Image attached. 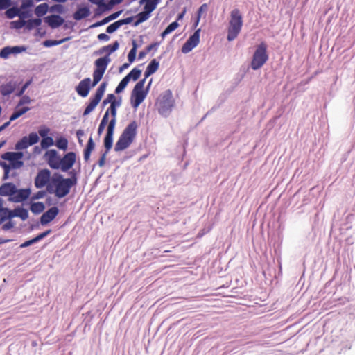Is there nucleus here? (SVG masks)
Instances as JSON below:
<instances>
[{
    "mask_svg": "<svg viewBox=\"0 0 355 355\" xmlns=\"http://www.w3.org/2000/svg\"><path fill=\"white\" fill-rule=\"evenodd\" d=\"M74 187L63 175L60 173H54L51 176V181L47 186L49 193L61 199L69 194L71 188Z\"/></svg>",
    "mask_w": 355,
    "mask_h": 355,
    "instance_id": "f257e3e1",
    "label": "nucleus"
},
{
    "mask_svg": "<svg viewBox=\"0 0 355 355\" xmlns=\"http://www.w3.org/2000/svg\"><path fill=\"white\" fill-rule=\"evenodd\" d=\"M155 106L161 116L168 117L175 106V100L172 92L170 89H167L161 94L156 102Z\"/></svg>",
    "mask_w": 355,
    "mask_h": 355,
    "instance_id": "f03ea898",
    "label": "nucleus"
},
{
    "mask_svg": "<svg viewBox=\"0 0 355 355\" xmlns=\"http://www.w3.org/2000/svg\"><path fill=\"white\" fill-rule=\"evenodd\" d=\"M243 26V17L238 8L233 9L230 13V19L227 29V40L229 42L235 40Z\"/></svg>",
    "mask_w": 355,
    "mask_h": 355,
    "instance_id": "7ed1b4c3",
    "label": "nucleus"
},
{
    "mask_svg": "<svg viewBox=\"0 0 355 355\" xmlns=\"http://www.w3.org/2000/svg\"><path fill=\"white\" fill-rule=\"evenodd\" d=\"M268 60L267 44L261 42L257 47L251 61L250 67L253 70L259 69Z\"/></svg>",
    "mask_w": 355,
    "mask_h": 355,
    "instance_id": "20e7f679",
    "label": "nucleus"
},
{
    "mask_svg": "<svg viewBox=\"0 0 355 355\" xmlns=\"http://www.w3.org/2000/svg\"><path fill=\"white\" fill-rule=\"evenodd\" d=\"M111 59L107 56H103L94 61V70L92 86H96L102 79Z\"/></svg>",
    "mask_w": 355,
    "mask_h": 355,
    "instance_id": "39448f33",
    "label": "nucleus"
},
{
    "mask_svg": "<svg viewBox=\"0 0 355 355\" xmlns=\"http://www.w3.org/2000/svg\"><path fill=\"white\" fill-rule=\"evenodd\" d=\"M144 80H140L136 83L131 92L130 103L134 109L139 106L148 94V89H144Z\"/></svg>",
    "mask_w": 355,
    "mask_h": 355,
    "instance_id": "423d86ee",
    "label": "nucleus"
},
{
    "mask_svg": "<svg viewBox=\"0 0 355 355\" xmlns=\"http://www.w3.org/2000/svg\"><path fill=\"white\" fill-rule=\"evenodd\" d=\"M107 86V83L106 81L102 82L98 87L97 88L94 95L93 97H91L89 98V103L86 106L83 116H85L88 114H89L98 105V104L100 103L102 97L103 96L106 87Z\"/></svg>",
    "mask_w": 355,
    "mask_h": 355,
    "instance_id": "0eeeda50",
    "label": "nucleus"
},
{
    "mask_svg": "<svg viewBox=\"0 0 355 355\" xmlns=\"http://www.w3.org/2000/svg\"><path fill=\"white\" fill-rule=\"evenodd\" d=\"M39 140V136L36 132H31L28 136L23 137L15 144V149L17 150L26 149L28 147L37 144Z\"/></svg>",
    "mask_w": 355,
    "mask_h": 355,
    "instance_id": "6e6552de",
    "label": "nucleus"
},
{
    "mask_svg": "<svg viewBox=\"0 0 355 355\" xmlns=\"http://www.w3.org/2000/svg\"><path fill=\"white\" fill-rule=\"evenodd\" d=\"M51 171L47 168L41 169L38 171L34 180V184L37 189H42L46 187L51 181Z\"/></svg>",
    "mask_w": 355,
    "mask_h": 355,
    "instance_id": "1a4fd4ad",
    "label": "nucleus"
},
{
    "mask_svg": "<svg viewBox=\"0 0 355 355\" xmlns=\"http://www.w3.org/2000/svg\"><path fill=\"white\" fill-rule=\"evenodd\" d=\"M200 28H198L195 32L188 38L186 42L182 46V53H188L191 51L200 42Z\"/></svg>",
    "mask_w": 355,
    "mask_h": 355,
    "instance_id": "9d476101",
    "label": "nucleus"
},
{
    "mask_svg": "<svg viewBox=\"0 0 355 355\" xmlns=\"http://www.w3.org/2000/svg\"><path fill=\"white\" fill-rule=\"evenodd\" d=\"M76 161V154L74 152L67 153L60 160V170L68 172L72 168Z\"/></svg>",
    "mask_w": 355,
    "mask_h": 355,
    "instance_id": "9b49d317",
    "label": "nucleus"
},
{
    "mask_svg": "<svg viewBox=\"0 0 355 355\" xmlns=\"http://www.w3.org/2000/svg\"><path fill=\"white\" fill-rule=\"evenodd\" d=\"M45 157L51 168L58 170L60 168L61 157L58 155V152L55 149H51L46 152Z\"/></svg>",
    "mask_w": 355,
    "mask_h": 355,
    "instance_id": "f8f14e48",
    "label": "nucleus"
},
{
    "mask_svg": "<svg viewBox=\"0 0 355 355\" xmlns=\"http://www.w3.org/2000/svg\"><path fill=\"white\" fill-rule=\"evenodd\" d=\"M59 209L56 206H53L46 211L43 213L40 218V223L42 225H46L53 220L59 214Z\"/></svg>",
    "mask_w": 355,
    "mask_h": 355,
    "instance_id": "ddd939ff",
    "label": "nucleus"
},
{
    "mask_svg": "<svg viewBox=\"0 0 355 355\" xmlns=\"http://www.w3.org/2000/svg\"><path fill=\"white\" fill-rule=\"evenodd\" d=\"M94 87L92 86L90 78H85L76 87V91L80 96L85 98L88 96L91 88Z\"/></svg>",
    "mask_w": 355,
    "mask_h": 355,
    "instance_id": "4468645a",
    "label": "nucleus"
},
{
    "mask_svg": "<svg viewBox=\"0 0 355 355\" xmlns=\"http://www.w3.org/2000/svg\"><path fill=\"white\" fill-rule=\"evenodd\" d=\"M31 193L30 188L17 189L16 193L12 197L8 198V201L12 202H22L26 200Z\"/></svg>",
    "mask_w": 355,
    "mask_h": 355,
    "instance_id": "2eb2a0df",
    "label": "nucleus"
},
{
    "mask_svg": "<svg viewBox=\"0 0 355 355\" xmlns=\"http://www.w3.org/2000/svg\"><path fill=\"white\" fill-rule=\"evenodd\" d=\"M44 21L51 28L55 29L62 26L64 19L60 15H51L44 18Z\"/></svg>",
    "mask_w": 355,
    "mask_h": 355,
    "instance_id": "dca6fc26",
    "label": "nucleus"
},
{
    "mask_svg": "<svg viewBox=\"0 0 355 355\" xmlns=\"http://www.w3.org/2000/svg\"><path fill=\"white\" fill-rule=\"evenodd\" d=\"M137 122L136 121H132L125 128L122 134L130 139L132 141H134L137 134Z\"/></svg>",
    "mask_w": 355,
    "mask_h": 355,
    "instance_id": "f3484780",
    "label": "nucleus"
},
{
    "mask_svg": "<svg viewBox=\"0 0 355 355\" xmlns=\"http://www.w3.org/2000/svg\"><path fill=\"white\" fill-rule=\"evenodd\" d=\"M17 187L12 182L3 183L0 187V196L12 197L16 193Z\"/></svg>",
    "mask_w": 355,
    "mask_h": 355,
    "instance_id": "a211bd4d",
    "label": "nucleus"
},
{
    "mask_svg": "<svg viewBox=\"0 0 355 355\" xmlns=\"http://www.w3.org/2000/svg\"><path fill=\"white\" fill-rule=\"evenodd\" d=\"M17 86V83L14 80H10L6 83L0 85V94L3 96H9L15 90Z\"/></svg>",
    "mask_w": 355,
    "mask_h": 355,
    "instance_id": "6ab92c4d",
    "label": "nucleus"
},
{
    "mask_svg": "<svg viewBox=\"0 0 355 355\" xmlns=\"http://www.w3.org/2000/svg\"><path fill=\"white\" fill-rule=\"evenodd\" d=\"M132 142L133 141L121 133L115 144L114 150L116 152L124 150L128 148Z\"/></svg>",
    "mask_w": 355,
    "mask_h": 355,
    "instance_id": "aec40b11",
    "label": "nucleus"
},
{
    "mask_svg": "<svg viewBox=\"0 0 355 355\" xmlns=\"http://www.w3.org/2000/svg\"><path fill=\"white\" fill-rule=\"evenodd\" d=\"M90 13L88 6H78L76 11L73 14V17L76 21H80L89 17Z\"/></svg>",
    "mask_w": 355,
    "mask_h": 355,
    "instance_id": "412c9836",
    "label": "nucleus"
},
{
    "mask_svg": "<svg viewBox=\"0 0 355 355\" xmlns=\"http://www.w3.org/2000/svg\"><path fill=\"white\" fill-rule=\"evenodd\" d=\"M152 12V10L146 9V8L144 7V10L142 12H140L135 16L137 19L135 21H134L132 26L136 27L142 22L146 21L150 17V14Z\"/></svg>",
    "mask_w": 355,
    "mask_h": 355,
    "instance_id": "4be33fe9",
    "label": "nucleus"
},
{
    "mask_svg": "<svg viewBox=\"0 0 355 355\" xmlns=\"http://www.w3.org/2000/svg\"><path fill=\"white\" fill-rule=\"evenodd\" d=\"M96 5L98 6V8L95 10L94 12L95 17L102 15L105 12L111 10L114 7L112 4H110V1H108L107 3H105V1H103L102 3H99Z\"/></svg>",
    "mask_w": 355,
    "mask_h": 355,
    "instance_id": "5701e85b",
    "label": "nucleus"
},
{
    "mask_svg": "<svg viewBox=\"0 0 355 355\" xmlns=\"http://www.w3.org/2000/svg\"><path fill=\"white\" fill-rule=\"evenodd\" d=\"M95 148V143L92 137L87 141L85 148L83 150L84 160L87 162L90 158L91 153Z\"/></svg>",
    "mask_w": 355,
    "mask_h": 355,
    "instance_id": "b1692460",
    "label": "nucleus"
},
{
    "mask_svg": "<svg viewBox=\"0 0 355 355\" xmlns=\"http://www.w3.org/2000/svg\"><path fill=\"white\" fill-rule=\"evenodd\" d=\"M6 153L1 155V159L8 161L11 166L12 169H18L24 166V162L22 160L17 159L13 157L11 158L5 157Z\"/></svg>",
    "mask_w": 355,
    "mask_h": 355,
    "instance_id": "393cba45",
    "label": "nucleus"
},
{
    "mask_svg": "<svg viewBox=\"0 0 355 355\" xmlns=\"http://www.w3.org/2000/svg\"><path fill=\"white\" fill-rule=\"evenodd\" d=\"M30 110H31V108L29 107H23L20 109H18V107H16L13 113L10 115V119L8 121H10V123L11 121H13L17 119L18 118H19L21 116H22L23 114L26 113Z\"/></svg>",
    "mask_w": 355,
    "mask_h": 355,
    "instance_id": "a878e982",
    "label": "nucleus"
},
{
    "mask_svg": "<svg viewBox=\"0 0 355 355\" xmlns=\"http://www.w3.org/2000/svg\"><path fill=\"white\" fill-rule=\"evenodd\" d=\"M114 134L111 132H107L103 139V145L105 148V153H108L113 146Z\"/></svg>",
    "mask_w": 355,
    "mask_h": 355,
    "instance_id": "bb28decb",
    "label": "nucleus"
},
{
    "mask_svg": "<svg viewBox=\"0 0 355 355\" xmlns=\"http://www.w3.org/2000/svg\"><path fill=\"white\" fill-rule=\"evenodd\" d=\"M49 11V5L46 3H43L38 5L35 9V14L38 18L44 16L47 12Z\"/></svg>",
    "mask_w": 355,
    "mask_h": 355,
    "instance_id": "cd10ccee",
    "label": "nucleus"
},
{
    "mask_svg": "<svg viewBox=\"0 0 355 355\" xmlns=\"http://www.w3.org/2000/svg\"><path fill=\"white\" fill-rule=\"evenodd\" d=\"M160 1L161 0H140L139 4H144V7L146 8V9L154 11Z\"/></svg>",
    "mask_w": 355,
    "mask_h": 355,
    "instance_id": "c85d7f7f",
    "label": "nucleus"
},
{
    "mask_svg": "<svg viewBox=\"0 0 355 355\" xmlns=\"http://www.w3.org/2000/svg\"><path fill=\"white\" fill-rule=\"evenodd\" d=\"M45 209V205L42 202H32L30 210L35 214H39Z\"/></svg>",
    "mask_w": 355,
    "mask_h": 355,
    "instance_id": "c756f323",
    "label": "nucleus"
},
{
    "mask_svg": "<svg viewBox=\"0 0 355 355\" xmlns=\"http://www.w3.org/2000/svg\"><path fill=\"white\" fill-rule=\"evenodd\" d=\"M141 74V70L137 67H135L125 76V78L128 80V82H130V80L136 81L139 79Z\"/></svg>",
    "mask_w": 355,
    "mask_h": 355,
    "instance_id": "7c9ffc66",
    "label": "nucleus"
},
{
    "mask_svg": "<svg viewBox=\"0 0 355 355\" xmlns=\"http://www.w3.org/2000/svg\"><path fill=\"white\" fill-rule=\"evenodd\" d=\"M70 40V37H64L59 40H46L43 42V45L45 47L49 48L54 46L60 45L61 44H63L64 42L68 41Z\"/></svg>",
    "mask_w": 355,
    "mask_h": 355,
    "instance_id": "2f4dec72",
    "label": "nucleus"
},
{
    "mask_svg": "<svg viewBox=\"0 0 355 355\" xmlns=\"http://www.w3.org/2000/svg\"><path fill=\"white\" fill-rule=\"evenodd\" d=\"M42 24V19L40 18L31 19L26 21L25 27L28 31L32 30L35 27H38Z\"/></svg>",
    "mask_w": 355,
    "mask_h": 355,
    "instance_id": "473e14b6",
    "label": "nucleus"
},
{
    "mask_svg": "<svg viewBox=\"0 0 355 355\" xmlns=\"http://www.w3.org/2000/svg\"><path fill=\"white\" fill-rule=\"evenodd\" d=\"M5 15L8 19H13L15 17H18L19 15V8L17 6H12L11 8H8L6 9Z\"/></svg>",
    "mask_w": 355,
    "mask_h": 355,
    "instance_id": "72a5a7b5",
    "label": "nucleus"
},
{
    "mask_svg": "<svg viewBox=\"0 0 355 355\" xmlns=\"http://www.w3.org/2000/svg\"><path fill=\"white\" fill-rule=\"evenodd\" d=\"M16 217H19L22 220H26L28 218V211L22 207H16Z\"/></svg>",
    "mask_w": 355,
    "mask_h": 355,
    "instance_id": "f704fd0d",
    "label": "nucleus"
},
{
    "mask_svg": "<svg viewBox=\"0 0 355 355\" xmlns=\"http://www.w3.org/2000/svg\"><path fill=\"white\" fill-rule=\"evenodd\" d=\"M16 207L12 210L8 207H3L1 213L4 214L7 220H11L13 218L16 217Z\"/></svg>",
    "mask_w": 355,
    "mask_h": 355,
    "instance_id": "c9c22d12",
    "label": "nucleus"
},
{
    "mask_svg": "<svg viewBox=\"0 0 355 355\" xmlns=\"http://www.w3.org/2000/svg\"><path fill=\"white\" fill-rule=\"evenodd\" d=\"M106 53L105 56H107L110 58V55L112 53V51L110 50V46L108 44L107 46H103L97 51H95L93 53L94 55H101L103 53Z\"/></svg>",
    "mask_w": 355,
    "mask_h": 355,
    "instance_id": "e433bc0d",
    "label": "nucleus"
},
{
    "mask_svg": "<svg viewBox=\"0 0 355 355\" xmlns=\"http://www.w3.org/2000/svg\"><path fill=\"white\" fill-rule=\"evenodd\" d=\"M108 119H109L108 113H105L103 116V119L101 121L98 128V136L101 135V134L103 133L106 125L108 123Z\"/></svg>",
    "mask_w": 355,
    "mask_h": 355,
    "instance_id": "4c0bfd02",
    "label": "nucleus"
},
{
    "mask_svg": "<svg viewBox=\"0 0 355 355\" xmlns=\"http://www.w3.org/2000/svg\"><path fill=\"white\" fill-rule=\"evenodd\" d=\"M55 145L59 149L65 150L68 146V140L65 137H60L56 140Z\"/></svg>",
    "mask_w": 355,
    "mask_h": 355,
    "instance_id": "58836bf2",
    "label": "nucleus"
},
{
    "mask_svg": "<svg viewBox=\"0 0 355 355\" xmlns=\"http://www.w3.org/2000/svg\"><path fill=\"white\" fill-rule=\"evenodd\" d=\"M69 178H66L70 181L72 185L76 186L78 183V172L75 169L71 168L69 171Z\"/></svg>",
    "mask_w": 355,
    "mask_h": 355,
    "instance_id": "ea45409f",
    "label": "nucleus"
},
{
    "mask_svg": "<svg viewBox=\"0 0 355 355\" xmlns=\"http://www.w3.org/2000/svg\"><path fill=\"white\" fill-rule=\"evenodd\" d=\"M54 144L53 139L51 137H44L42 139L40 145L42 148L46 149Z\"/></svg>",
    "mask_w": 355,
    "mask_h": 355,
    "instance_id": "a19ab883",
    "label": "nucleus"
},
{
    "mask_svg": "<svg viewBox=\"0 0 355 355\" xmlns=\"http://www.w3.org/2000/svg\"><path fill=\"white\" fill-rule=\"evenodd\" d=\"M49 12L64 14L65 12V10L64 6L58 3L49 7Z\"/></svg>",
    "mask_w": 355,
    "mask_h": 355,
    "instance_id": "79ce46f5",
    "label": "nucleus"
},
{
    "mask_svg": "<svg viewBox=\"0 0 355 355\" xmlns=\"http://www.w3.org/2000/svg\"><path fill=\"white\" fill-rule=\"evenodd\" d=\"M159 61L157 59H153L147 66V69L153 73H155L159 69Z\"/></svg>",
    "mask_w": 355,
    "mask_h": 355,
    "instance_id": "37998d69",
    "label": "nucleus"
},
{
    "mask_svg": "<svg viewBox=\"0 0 355 355\" xmlns=\"http://www.w3.org/2000/svg\"><path fill=\"white\" fill-rule=\"evenodd\" d=\"M128 83V80L124 77L116 87L114 92L117 94L122 92L127 87Z\"/></svg>",
    "mask_w": 355,
    "mask_h": 355,
    "instance_id": "c03bdc74",
    "label": "nucleus"
},
{
    "mask_svg": "<svg viewBox=\"0 0 355 355\" xmlns=\"http://www.w3.org/2000/svg\"><path fill=\"white\" fill-rule=\"evenodd\" d=\"M33 82V78H30L21 86V87L17 92L16 96H21L24 95L26 89L31 85V84Z\"/></svg>",
    "mask_w": 355,
    "mask_h": 355,
    "instance_id": "a18cd8bd",
    "label": "nucleus"
},
{
    "mask_svg": "<svg viewBox=\"0 0 355 355\" xmlns=\"http://www.w3.org/2000/svg\"><path fill=\"white\" fill-rule=\"evenodd\" d=\"M120 27H121V26H120L119 21H114V23L110 24L106 28V33L107 34H112V33H114L115 31H116Z\"/></svg>",
    "mask_w": 355,
    "mask_h": 355,
    "instance_id": "49530a36",
    "label": "nucleus"
},
{
    "mask_svg": "<svg viewBox=\"0 0 355 355\" xmlns=\"http://www.w3.org/2000/svg\"><path fill=\"white\" fill-rule=\"evenodd\" d=\"M5 157L11 158V157H15L17 159L22 160L24 157V153L21 151L17 152H6Z\"/></svg>",
    "mask_w": 355,
    "mask_h": 355,
    "instance_id": "de8ad7c7",
    "label": "nucleus"
},
{
    "mask_svg": "<svg viewBox=\"0 0 355 355\" xmlns=\"http://www.w3.org/2000/svg\"><path fill=\"white\" fill-rule=\"evenodd\" d=\"M25 24L26 21L19 19V20L12 21L10 23V27L15 29H21V28L25 26Z\"/></svg>",
    "mask_w": 355,
    "mask_h": 355,
    "instance_id": "09e8293b",
    "label": "nucleus"
},
{
    "mask_svg": "<svg viewBox=\"0 0 355 355\" xmlns=\"http://www.w3.org/2000/svg\"><path fill=\"white\" fill-rule=\"evenodd\" d=\"M51 232H52L51 230L49 229V230H47L39 234L35 237L33 238L34 243H36L40 241L41 240H42L45 237H46L48 235H49L51 233Z\"/></svg>",
    "mask_w": 355,
    "mask_h": 355,
    "instance_id": "8fccbe9b",
    "label": "nucleus"
},
{
    "mask_svg": "<svg viewBox=\"0 0 355 355\" xmlns=\"http://www.w3.org/2000/svg\"><path fill=\"white\" fill-rule=\"evenodd\" d=\"M12 54L10 46H5L0 51V58L6 59Z\"/></svg>",
    "mask_w": 355,
    "mask_h": 355,
    "instance_id": "3c124183",
    "label": "nucleus"
},
{
    "mask_svg": "<svg viewBox=\"0 0 355 355\" xmlns=\"http://www.w3.org/2000/svg\"><path fill=\"white\" fill-rule=\"evenodd\" d=\"M107 123L108 125L106 132L114 134V129L116 123V118H112L111 120Z\"/></svg>",
    "mask_w": 355,
    "mask_h": 355,
    "instance_id": "603ef678",
    "label": "nucleus"
},
{
    "mask_svg": "<svg viewBox=\"0 0 355 355\" xmlns=\"http://www.w3.org/2000/svg\"><path fill=\"white\" fill-rule=\"evenodd\" d=\"M21 97V99L19 101L17 105V107H19L26 104H29L31 101L30 96L27 95H22Z\"/></svg>",
    "mask_w": 355,
    "mask_h": 355,
    "instance_id": "864d4df0",
    "label": "nucleus"
},
{
    "mask_svg": "<svg viewBox=\"0 0 355 355\" xmlns=\"http://www.w3.org/2000/svg\"><path fill=\"white\" fill-rule=\"evenodd\" d=\"M12 54H19L24 51H26V47L25 46H10Z\"/></svg>",
    "mask_w": 355,
    "mask_h": 355,
    "instance_id": "5fc2aeb1",
    "label": "nucleus"
},
{
    "mask_svg": "<svg viewBox=\"0 0 355 355\" xmlns=\"http://www.w3.org/2000/svg\"><path fill=\"white\" fill-rule=\"evenodd\" d=\"M21 10L22 9L19 8L18 17H19V19H21V20H24L25 19L31 17L32 14L30 12L29 10Z\"/></svg>",
    "mask_w": 355,
    "mask_h": 355,
    "instance_id": "6e6d98bb",
    "label": "nucleus"
},
{
    "mask_svg": "<svg viewBox=\"0 0 355 355\" xmlns=\"http://www.w3.org/2000/svg\"><path fill=\"white\" fill-rule=\"evenodd\" d=\"M34 0H23L20 6V8L22 10H26L27 8H31L33 6Z\"/></svg>",
    "mask_w": 355,
    "mask_h": 355,
    "instance_id": "4d7b16f0",
    "label": "nucleus"
},
{
    "mask_svg": "<svg viewBox=\"0 0 355 355\" xmlns=\"http://www.w3.org/2000/svg\"><path fill=\"white\" fill-rule=\"evenodd\" d=\"M46 192H48V191H44V190L38 191L37 193H35L32 196L31 200H35L42 199V198H43L46 196Z\"/></svg>",
    "mask_w": 355,
    "mask_h": 355,
    "instance_id": "13d9d810",
    "label": "nucleus"
},
{
    "mask_svg": "<svg viewBox=\"0 0 355 355\" xmlns=\"http://www.w3.org/2000/svg\"><path fill=\"white\" fill-rule=\"evenodd\" d=\"M12 6V0H0V10H3Z\"/></svg>",
    "mask_w": 355,
    "mask_h": 355,
    "instance_id": "bf43d9fd",
    "label": "nucleus"
},
{
    "mask_svg": "<svg viewBox=\"0 0 355 355\" xmlns=\"http://www.w3.org/2000/svg\"><path fill=\"white\" fill-rule=\"evenodd\" d=\"M179 24L177 21L171 23L166 28V31L170 34L179 27Z\"/></svg>",
    "mask_w": 355,
    "mask_h": 355,
    "instance_id": "052dcab7",
    "label": "nucleus"
},
{
    "mask_svg": "<svg viewBox=\"0 0 355 355\" xmlns=\"http://www.w3.org/2000/svg\"><path fill=\"white\" fill-rule=\"evenodd\" d=\"M50 132V129L47 127H42L39 129L38 133L40 136L43 139L44 137H47L49 132Z\"/></svg>",
    "mask_w": 355,
    "mask_h": 355,
    "instance_id": "680f3d73",
    "label": "nucleus"
},
{
    "mask_svg": "<svg viewBox=\"0 0 355 355\" xmlns=\"http://www.w3.org/2000/svg\"><path fill=\"white\" fill-rule=\"evenodd\" d=\"M114 101V94H109L106 98L103 100L102 103V107H104L107 104L110 103L112 105V102Z\"/></svg>",
    "mask_w": 355,
    "mask_h": 355,
    "instance_id": "e2e57ef3",
    "label": "nucleus"
},
{
    "mask_svg": "<svg viewBox=\"0 0 355 355\" xmlns=\"http://www.w3.org/2000/svg\"><path fill=\"white\" fill-rule=\"evenodd\" d=\"M105 113H108V116L110 114L112 118H116L117 108L114 107V105H110Z\"/></svg>",
    "mask_w": 355,
    "mask_h": 355,
    "instance_id": "0e129e2a",
    "label": "nucleus"
},
{
    "mask_svg": "<svg viewBox=\"0 0 355 355\" xmlns=\"http://www.w3.org/2000/svg\"><path fill=\"white\" fill-rule=\"evenodd\" d=\"M160 45L159 42H155L152 43L151 44L148 45L147 47H146V50L148 53H149L150 51L153 50L154 52H156L157 50L158 46Z\"/></svg>",
    "mask_w": 355,
    "mask_h": 355,
    "instance_id": "69168bd1",
    "label": "nucleus"
},
{
    "mask_svg": "<svg viewBox=\"0 0 355 355\" xmlns=\"http://www.w3.org/2000/svg\"><path fill=\"white\" fill-rule=\"evenodd\" d=\"M14 226H15V223L12 220H8V222L3 224V225L1 226V229L3 231H8V230L12 229V227H14Z\"/></svg>",
    "mask_w": 355,
    "mask_h": 355,
    "instance_id": "338daca9",
    "label": "nucleus"
},
{
    "mask_svg": "<svg viewBox=\"0 0 355 355\" xmlns=\"http://www.w3.org/2000/svg\"><path fill=\"white\" fill-rule=\"evenodd\" d=\"M137 51L130 50L128 54V60L130 63H132L136 58Z\"/></svg>",
    "mask_w": 355,
    "mask_h": 355,
    "instance_id": "774afa93",
    "label": "nucleus"
}]
</instances>
